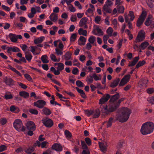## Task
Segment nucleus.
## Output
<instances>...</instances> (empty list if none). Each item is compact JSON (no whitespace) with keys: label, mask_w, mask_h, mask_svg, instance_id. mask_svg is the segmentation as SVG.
Listing matches in <instances>:
<instances>
[{"label":"nucleus","mask_w":154,"mask_h":154,"mask_svg":"<svg viewBox=\"0 0 154 154\" xmlns=\"http://www.w3.org/2000/svg\"><path fill=\"white\" fill-rule=\"evenodd\" d=\"M113 32V29L111 27H109L106 30V32L108 34V35L111 36Z\"/></svg>","instance_id":"obj_42"},{"label":"nucleus","mask_w":154,"mask_h":154,"mask_svg":"<svg viewBox=\"0 0 154 154\" xmlns=\"http://www.w3.org/2000/svg\"><path fill=\"white\" fill-rule=\"evenodd\" d=\"M69 8L70 11L71 12H74L75 11V8L72 5H70L69 7Z\"/></svg>","instance_id":"obj_62"},{"label":"nucleus","mask_w":154,"mask_h":154,"mask_svg":"<svg viewBox=\"0 0 154 154\" xmlns=\"http://www.w3.org/2000/svg\"><path fill=\"white\" fill-rule=\"evenodd\" d=\"M88 20V19L86 17H84L82 18L79 23V26L80 27H82L84 29L88 28V26L87 25V23Z\"/></svg>","instance_id":"obj_8"},{"label":"nucleus","mask_w":154,"mask_h":154,"mask_svg":"<svg viewBox=\"0 0 154 154\" xmlns=\"http://www.w3.org/2000/svg\"><path fill=\"white\" fill-rule=\"evenodd\" d=\"M72 53L69 51L67 52L64 55L62 56L63 57H64V59L66 61L72 60V58L71 57Z\"/></svg>","instance_id":"obj_16"},{"label":"nucleus","mask_w":154,"mask_h":154,"mask_svg":"<svg viewBox=\"0 0 154 154\" xmlns=\"http://www.w3.org/2000/svg\"><path fill=\"white\" fill-rule=\"evenodd\" d=\"M85 141L88 146H90L91 143V141L89 137H86L85 138Z\"/></svg>","instance_id":"obj_49"},{"label":"nucleus","mask_w":154,"mask_h":154,"mask_svg":"<svg viewBox=\"0 0 154 154\" xmlns=\"http://www.w3.org/2000/svg\"><path fill=\"white\" fill-rule=\"evenodd\" d=\"M110 97V96L109 94H107L103 96L99 100V104H102L105 102H107Z\"/></svg>","instance_id":"obj_12"},{"label":"nucleus","mask_w":154,"mask_h":154,"mask_svg":"<svg viewBox=\"0 0 154 154\" xmlns=\"http://www.w3.org/2000/svg\"><path fill=\"white\" fill-rule=\"evenodd\" d=\"M78 32L80 35H82L85 36L87 35V31L85 30H83L82 28H80L78 30Z\"/></svg>","instance_id":"obj_30"},{"label":"nucleus","mask_w":154,"mask_h":154,"mask_svg":"<svg viewBox=\"0 0 154 154\" xmlns=\"http://www.w3.org/2000/svg\"><path fill=\"white\" fill-rule=\"evenodd\" d=\"M76 33L72 34L70 38V41L71 42H74L76 38Z\"/></svg>","instance_id":"obj_46"},{"label":"nucleus","mask_w":154,"mask_h":154,"mask_svg":"<svg viewBox=\"0 0 154 154\" xmlns=\"http://www.w3.org/2000/svg\"><path fill=\"white\" fill-rule=\"evenodd\" d=\"M42 111L43 113L46 115H49L51 113L50 110L46 107H44L42 109Z\"/></svg>","instance_id":"obj_26"},{"label":"nucleus","mask_w":154,"mask_h":154,"mask_svg":"<svg viewBox=\"0 0 154 154\" xmlns=\"http://www.w3.org/2000/svg\"><path fill=\"white\" fill-rule=\"evenodd\" d=\"M151 23V20L150 17H148L145 22V24L146 26H149Z\"/></svg>","instance_id":"obj_39"},{"label":"nucleus","mask_w":154,"mask_h":154,"mask_svg":"<svg viewBox=\"0 0 154 154\" xmlns=\"http://www.w3.org/2000/svg\"><path fill=\"white\" fill-rule=\"evenodd\" d=\"M88 41L91 44H94L96 41V38L95 37L91 35L89 38Z\"/></svg>","instance_id":"obj_34"},{"label":"nucleus","mask_w":154,"mask_h":154,"mask_svg":"<svg viewBox=\"0 0 154 154\" xmlns=\"http://www.w3.org/2000/svg\"><path fill=\"white\" fill-rule=\"evenodd\" d=\"M75 88L76 89L77 91L79 93H80L81 96L82 98H86V95H85V93L82 90L80 89L78 87H76Z\"/></svg>","instance_id":"obj_27"},{"label":"nucleus","mask_w":154,"mask_h":154,"mask_svg":"<svg viewBox=\"0 0 154 154\" xmlns=\"http://www.w3.org/2000/svg\"><path fill=\"white\" fill-rule=\"evenodd\" d=\"M49 17L51 20L53 22L56 21L58 19L57 14L54 13H52Z\"/></svg>","instance_id":"obj_21"},{"label":"nucleus","mask_w":154,"mask_h":154,"mask_svg":"<svg viewBox=\"0 0 154 154\" xmlns=\"http://www.w3.org/2000/svg\"><path fill=\"white\" fill-rule=\"evenodd\" d=\"M100 114V112L99 109H97L95 110L94 113L93 118H97L99 117Z\"/></svg>","instance_id":"obj_33"},{"label":"nucleus","mask_w":154,"mask_h":154,"mask_svg":"<svg viewBox=\"0 0 154 154\" xmlns=\"http://www.w3.org/2000/svg\"><path fill=\"white\" fill-rule=\"evenodd\" d=\"M81 143L82 149H88V146L84 141L81 140Z\"/></svg>","instance_id":"obj_51"},{"label":"nucleus","mask_w":154,"mask_h":154,"mask_svg":"<svg viewBox=\"0 0 154 154\" xmlns=\"http://www.w3.org/2000/svg\"><path fill=\"white\" fill-rule=\"evenodd\" d=\"M113 4V3L109 0H107L105 4H104L108 6H110L111 5Z\"/></svg>","instance_id":"obj_64"},{"label":"nucleus","mask_w":154,"mask_h":154,"mask_svg":"<svg viewBox=\"0 0 154 154\" xmlns=\"http://www.w3.org/2000/svg\"><path fill=\"white\" fill-rule=\"evenodd\" d=\"M149 45L148 42H144L141 43L140 47L142 49H144Z\"/></svg>","instance_id":"obj_32"},{"label":"nucleus","mask_w":154,"mask_h":154,"mask_svg":"<svg viewBox=\"0 0 154 154\" xmlns=\"http://www.w3.org/2000/svg\"><path fill=\"white\" fill-rule=\"evenodd\" d=\"M131 75L129 74H127L125 75L123 78L127 82H128L129 80Z\"/></svg>","instance_id":"obj_57"},{"label":"nucleus","mask_w":154,"mask_h":154,"mask_svg":"<svg viewBox=\"0 0 154 154\" xmlns=\"http://www.w3.org/2000/svg\"><path fill=\"white\" fill-rule=\"evenodd\" d=\"M56 53L57 55H62L63 54L62 51L63 50L60 49L58 48H56L55 49Z\"/></svg>","instance_id":"obj_44"},{"label":"nucleus","mask_w":154,"mask_h":154,"mask_svg":"<svg viewBox=\"0 0 154 154\" xmlns=\"http://www.w3.org/2000/svg\"><path fill=\"white\" fill-rule=\"evenodd\" d=\"M20 51V50L19 48L16 47L13 48L12 47H8L7 52L8 53H11V51L14 52H18Z\"/></svg>","instance_id":"obj_18"},{"label":"nucleus","mask_w":154,"mask_h":154,"mask_svg":"<svg viewBox=\"0 0 154 154\" xmlns=\"http://www.w3.org/2000/svg\"><path fill=\"white\" fill-rule=\"evenodd\" d=\"M154 129V124L151 122H147L142 125L140 132L142 134L146 135L152 132Z\"/></svg>","instance_id":"obj_2"},{"label":"nucleus","mask_w":154,"mask_h":154,"mask_svg":"<svg viewBox=\"0 0 154 154\" xmlns=\"http://www.w3.org/2000/svg\"><path fill=\"white\" fill-rule=\"evenodd\" d=\"M9 37L11 42H15L17 41V35L11 33L9 35Z\"/></svg>","instance_id":"obj_22"},{"label":"nucleus","mask_w":154,"mask_h":154,"mask_svg":"<svg viewBox=\"0 0 154 154\" xmlns=\"http://www.w3.org/2000/svg\"><path fill=\"white\" fill-rule=\"evenodd\" d=\"M44 38V37H41L35 39L34 41V43L37 45L42 43L43 42Z\"/></svg>","instance_id":"obj_28"},{"label":"nucleus","mask_w":154,"mask_h":154,"mask_svg":"<svg viewBox=\"0 0 154 154\" xmlns=\"http://www.w3.org/2000/svg\"><path fill=\"white\" fill-rule=\"evenodd\" d=\"M25 57L26 59L29 62L32 59V56L30 52H25Z\"/></svg>","instance_id":"obj_23"},{"label":"nucleus","mask_w":154,"mask_h":154,"mask_svg":"<svg viewBox=\"0 0 154 154\" xmlns=\"http://www.w3.org/2000/svg\"><path fill=\"white\" fill-rule=\"evenodd\" d=\"M100 147L101 150L103 152H105L106 150V144L104 143H99Z\"/></svg>","instance_id":"obj_24"},{"label":"nucleus","mask_w":154,"mask_h":154,"mask_svg":"<svg viewBox=\"0 0 154 154\" xmlns=\"http://www.w3.org/2000/svg\"><path fill=\"white\" fill-rule=\"evenodd\" d=\"M147 92L149 94H151L154 92V89L153 88H150L147 89Z\"/></svg>","instance_id":"obj_63"},{"label":"nucleus","mask_w":154,"mask_h":154,"mask_svg":"<svg viewBox=\"0 0 154 154\" xmlns=\"http://www.w3.org/2000/svg\"><path fill=\"white\" fill-rule=\"evenodd\" d=\"M86 41V38L83 36H80L78 41V44L81 45H84Z\"/></svg>","instance_id":"obj_19"},{"label":"nucleus","mask_w":154,"mask_h":154,"mask_svg":"<svg viewBox=\"0 0 154 154\" xmlns=\"http://www.w3.org/2000/svg\"><path fill=\"white\" fill-rule=\"evenodd\" d=\"M146 15V12L145 11H143L137 20L136 25L137 26L140 27L143 24Z\"/></svg>","instance_id":"obj_5"},{"label":"nucleus","mask_w":154,"mask_h":154,"mask_svg":"<svg viewBox=\"0 0 154 154\" xmlns=\"http://www.w3.org/2000/svg\"><path fill=\"white\" fill-rule=\"evenodd\" d=\"M19 95L20 96L26 98H28L29 96V93L25 91H21L19 92Z\"/></svg>","instance_id":"obj_25"},{"label":"nucleus","mask_w":154,"mask_h":154,"mask_svg":"<svg viewBox=\"0 0 154 154\" xmlns=\"http://www.w3.org/2000/svg\"><path fill=\"white\" fill-rule=\"evenodd\" d=\"M93 81V77L92 76H90L89 77H88L87 78L86 81L88 83H92Z\"/></svg>","instance_id":"obj_47"},{"label":"nucleus","mask_w":154,"mask_h":154,"mask_svg":"<svg viewBox=\"0 0 154 154\" xmlns=\"http://www.w3.org/2000/svg\"><path fill=\"white\" fill-rule=\"evenodd\" d=\"M139 59V57L138 56L135 57L132 61L129 62L128 63V66H134L138 61Z\"/></svg>","instance_id":"obj_20"},{"label":"nucleus","mask_w":154,"mask_h":154,"mask_svg":"<svg viewBox=\"0 0 154 154\" xmlns=\"http://www.w3.org/2000/svg\"><path fill=\"white\" fill-rule=\"evenodd\" d=\"M4 82L5 84L10 87H12L15 85V81L11 78L5 77L4 78Z\"/></svg>","instance_id":"obj_9"},{"label":"nucleus","mask_w":154,"mask_h":154,"mask_svg":"<svg viewBox=\"0 0 154 154\" xmlns=\"http://www.w3.org/2000/svg\"><path fill=\"white\" fill-rule=\"evenodd\" d=\"M118 107L115 103L110 102V103L108 106H103L101 108V112L104 114H108L109 112H112L115 110Z\"/></svg>","instance_id":"obj_3"},{"label":"nucleus","mask_w":154,"mask_h":154,"mask_svg":"<svg viewBox=\"0 0 154 154\" xmlns=\"http://www.w3.org/2000/svg\"><path fill=\"white\" fill-rule=\"evenodd\" d=\"M131 113V111L130 109L127 107H123L122 110L121 114L116 116V119L120 122H125L128 120Z\"/></svg>","instance_id":"obj_1"},{"label":"nucleus","mask_w":154,"mask_h":154,"mask_svg":"<svg viewBox=\"0 0 154 154\" xmlns=\"http://www.w3.org/2000/svg\"><path fill=\"white\" fill-rule=\"evenodd\" d=\"M0 122L2 125H4L7 123V121L6 119L3 118L0 119Z\"/></svg>","instance_id":"obj_61"},{"label":"nucleus","mask_w":154,"mask_h":154,"mask_svg":"<svg viewBox=\"0 0 154 154\" xmlns=\"http://www.w3.org/2000/svg\"><path fill=\"white\" fill-rule=\"evenodd\" d=\"M117 8L118 9V12L119 13H123L124 12L125 8L122 5H117Z\"/></svg>","instance_id":"obj_29"},{"label":"nucleus","mask_w":154,"mask_h":154,"mask_svg":"<svg viewBox=\"0 0 154 154\" xmlns=\"http://www.w3.org/2000/svg\"><path fill=\"white\" fill-rule=\"evenodd\" d=\"M34 150L33 147H31L25 150V152L28 154H30Z\"/></svg>","instance_id":"obj_43"},{"label":"nucleus","mask_w":154,"mask_h":154,"mask_svg":"<svg viewBox=\"0 0 154 154\" xmlns=\"http://www.w3.org/2000/svg\"><path fill=\"white\" fill-rule=\"evenodd\" d=\"M42 121L43 125L47 127L50 128L53 125V121L48 118L44 117Z\"/></svg>","instance_id":"obj_6"},{"label":"nucleus","mask_w":154,"mask_h":154,"mask_svg":"<svg viewBox=\"0 0 154 154\" xmlns=\"http://www.w3.org/2000/svg\"><path fill=\"white\" fill-rule=\"evenodd\" d=\"M92 77L94 78V79L96 80L97 81L101 79V78H99V77L97 75L96 73H94L92 75Z\"/></svg>","instance_id":"obj_60"},{"label":"nucleus","mask_w":154,"mask_h":154,"mask_svg":"<svg viewBox=\"0 0 154 154\" xmlns=\"http://www.w3.org/2000/svg\"><path fill=\"white\" fill-rule=\"evenodd\" d=\"M76 84L79 87H83L84 86V84L80 80L77 81L76 82Z\"/></svg>","instance_id":"obj_48"},{"label":"nucleus","mask_w":154,"mask_h":154,"mask_svg":"<svg viewBox=\"0 0 154 154\" xmlns=\"http://www.w3.org/2000/svg\"><path fill=\"white\" fill-rule=\"evenodd\" d=\"M101 17L98 16H97L94 18V21L97 24H100L101 20Z\"/></svg>","instance_id":"obj_41"},{"label":"nucleus","mask_w":154,"mask_h":154,"mask_svg":"<svg viewBox=\"0 0 154 154\" xmlns=\"http://www.w3.org/2000/svg\"><path fill=\"white\" fill-rule=\"evenodd\" d=\"M74 4L75 5L78 6L79 9H81L82 8V6L79 1H75L74 2Z\"/></svg>","instance_id":"obj_59"},{"label":"nucleus","mask_w":154,"mask_h":154,"mask_svg":"<svg viewBox=\"0 0 154 154\" xmlns=\"http://www.w3.org/2000/svg\"><path fill=\"white\" fill-rule=\"evenodd\" d=\"M52 148L57 151H60L62 150L63 147L60 144L55 143L52 146Z\"/></svg>","instance_id":"obj_13"},{"label":"nucleus","mask_w":154,"mask_h":154,"mask_svg":"<svg viewBox=\"0 0 154 154\" xmlns=\"http://www.w3.org/2000/svg\"><path fill=\"white\" fill-rule=\"evenodd\" d=\"M65 134L66 137L68 138H70L72 136L71 133L67 130L65 131Z\"/></svg>","instance_id":"obj_45"},{"label":"nucleus","mask_w":154,"mask_h":154,"mask_svg":"<svg viewBox=\"0 0 154 154\" xmlns=\"http://www.w3.org/2000/svg\"><path fill=\"white\" fill-rule=\"evenodd\" d=\"M146 63V61L144 60L139 61L136 65V68H138L140 66H142Z\"/></svg>","instance_id":"obj_37"},{"label":"nucleus","mask_w":154,"mask_h":154,"mask_svg":"<svg viewBox=\"0 0 154 154\" xmlns=\"http://www.w3.org/2000/svg\"><path fill=\"white\" fill-rule=\"evenodd\" d=\"M17 109L18 110H19V109L18 108H16V106L14 105H12L11 106L10 108V110L11 112H14L15 110H16V109Z\"/></svg>","instance_id":"obj_55"},{"label":"nucleus","mask_w":154,"mask_h":154,"mask_svg":"<svg viewBox=\"0 0 154 154\" xmlns=\"http://www.w3.org/2000/svg\"><path fill=\"white\" fill-rule=\"evenodd\" d=\"M128 16L131 17L130 18V20L131 21H132L134 19L135 16L134 15V13L132 11H129V14H128Z\"/></svg>","instance_id":"obj_40"},{"label":"nucleus","mask_w":154,"mask_h":154,"mask_svg":"<svg viewBox=\"0 0 154 154\" xmlns=\"http://www.w3.org/2000/svg\"><path fill=\"white\" fill-rule=\"evenodd\" d=\"M31 49L30 50L33 53L34 55H37L39 54V53H37L35 52V50L33 46H31L30 47Z\"/></svg>","instance_id":"obj_56"},{"label":"nucleus","mask_w":154,"mask_h":154,"mask_svg":"<svg viewBox=\"0 0 154 154\" xmlns=\"http://www.w3.org/2000/svg\"><path fill=\"white\" fill-rule=\"evenodd\" d=\"M48 57L46 55H44L42 56L41 59L42 62L44 63H47L49 62L48 60Z\"/></svg>","instance_id":"obj_31"},{"label":"nucleus","mask_w":154,"mask_h":154,"mask_svg":"<svg viewBox=\"0 0 154 154\" xmlns=\"http://www.w3.org/2000/svg\"><path fill=\"white\" fill-rule=\"evenodd\" d=\"M120 81L119 78H116L113 82L111 83L110 86L112 88H114L118 85Z\"/></svg>","instance_id":"obj_14"},{"label":"nucleus","mask_w":154,"mask_h":154,"mask_svg":"<svg viewBox=\"0 0 154 154\" xmlns=\"http://www.w3.org/2000/svg\"><path fill=\"white\" fill-rule=\"evenodd\" d=\"M50 58L54 62H59L60 60V58L57 59L56 56L53 54H51L50 55Z\"/></svg>","instance_id":"obj_35"},{"label":"nucleus","mask_w":154,"mask_h":154,"mask_svg":"<svg viewBox=\"0 0 154 154\" xmlns=\"http://www.w3.org/2000/svg\"><path fill=\"white\" fill-rule=\"evenodd\" d=\"M29 112L35 115H37L38 114V111L35 109H30Z\"/></svg>","instance_id":"obj_50"},{"label":"nucleus","mask_w":154,"mask_h":154,"mask_svg":"<svg viewBox=\"0 0 154 154\" xmlns=\"http://www.w3.org/2000/svg\"><path fill=\"white\" fill-rule=\"evenodd\" d=\"M128 82H126L124 78H122L119 84V86H122L127 83Z\"/></svg>","instance_id":"obj_52"},{"label":"nucleus","mask_w":154,"mask_h":154,"mask_svg":"<svg viewBox=\"0 0 154 154\" xmlns=\"http://www.w3.org/2000/svg\"><path fill=\"white\" fill-rule=\"evenodd\" d=\"M26 125L27 129L29 130L35 131L36 128V127L35 123L29 121L28 122Z\"/></svg>","instance_id":"obj_10"},{"label":"nucleus","mask_w":154,"mask_h":154,"mask_svg":"<svg viewBox=\"0 0 154 154\" xmlns=\"http://www.w3.org/2000/svg\"><path fill=\"white\" fill-rule=\"evenodd\" d=\"M64 68V65L63 63H59V65L57 68V69L60 71H62Z\"/></svg>","instance_id":"obj_38"},{"label":"nucleus","mask_w":154,"mask_h":154,"mask_svg":"<svg viewBox=\"0 0 154 154\" xmlns=\"http://www.w3.org/2000/svg\"><path fill=\"white\" fill-rule=\"evenodd\" d=\"M124 99L125 98H121L120 99H119L118 101H116V102L115 103L118 107H119V106L120 103L122 102L124 100Z\"/></svg>","instance_id":"obj_58"},{"label":"nucleus","mask_w":154,"mask_h":154,"mask_svg":"<svg viewBox=\"0 0 154 154\" xmlns=\"http://www.w3.org/2000/svg\"><path fill=\"white\" fill-rule=\"evenodd\" d=\"M24 75L25 78L29 81H32V79L31 76L27 74H25Z\"/></svg>","instance_id":"obj_53"},{"label":"nucleus","mask_w":154,"mask_h":154,"mask_svg":"<svg viewBox=\"0 0 154 154\" xmlns=\"http://www.w3.org/2000/svg\"><path fill=\"white\" fill-rule=\"evenodd\" d=\"M120 96L119 93H117L116 94L112 96L109 100L110 102L116 103V100L120 97Z\"/></svg>","instance_id":"obj_15"},{"label":"nucleus","mask_w":154,"mask_h":154,"mask_svg":"<svg viewBox=\"0 0 154 154\" xmlns=\"http://www.w3.org/2000/svg\"><path fill=\"white\" fill-rule=\"evenodd\" d=\"M113 120V118L112 117H110L108 120V121L107 122H106L107 123V127H109L111 126L112 125V121ZM106 122H104V123H106Z\"/></svg>","instance_id":"obj_36"},{"label":"nucleus","mask_w":154,"mask_h":154,"mask_svg":"<svg viewBox=\"0 0 154 154\" xmlns=\"http://www.w3.org/2000/svg\"><path fill=\"white\" fill-rule=\"evenodd\" d=\"M13 125L14 128L18 131H24L25 130V128L23 125L22 121L19 119H16Z\"/></svg>","instance_id":"obj_4"},{"label":"nucleus","mask_w":154,"mask_h":154,"mask_svg":"<svg viewBox=\"0 0 154 154\" xmlns=\"http://www.w3.org/2000/svg\"><path fill=\"white\" fill-rule=\"evenodd\" d=\"M145 38L144 34L142 32H140L137 37L135 42L137 43L142 41Z\"/></svg>","instance_id":"obj_11"},{"label":"nucleus","mask_w":154,"mask_h":154,"mask_svg":"<svg viewBox=\"0 0 154 154\" xmlns=\"http://www.w3.org/2000/svg\"><path fill=\"white\" fill-rule=\"evenodd\" d=\"M96 30L97 32V35H103V32L101 29L99 28H97Z\"/></svg>","instance_id":"obj_54"},{"label":"nucleus","mask_w":154,"mask_h":154,"mask_svg":"<svg viewBox=\"0 0 154 154\" xmlns=\"http://www.w3.org/2000/svg\"><path fill=\"white\" fill-rule=\"evenodd\" d=\"M34 106L39 108L41 109L44 108L46 104V102L43 100H38L33 103Z\"/></svg>","instance_id":"obj_7"},{"label":"nucleus","mask_w":154,"mask_h":154,"mask_svg":"<svg viewBox=\"0 0 154 154\" xmlns=\"http://www.w3.org/2000/svg\"><path fill=\"white\" fill-rule=\"evenodd\" d=\"M102 11L104 13V14H105L106 12L109 13H111L112 12V10L109 6L104 5L103 7Z\"/></svg>","instance_id":"obj_17"}]
</instances>
